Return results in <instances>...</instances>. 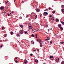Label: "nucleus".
Returning a JSON list of instances; mask_svg holds the SVG:
<instances>
[{
    "label": "nucleus",
    "mask_w": 64,
    "mask_h": 64,
    "mask_svg": "<svg viewBox=\"0 0 64 64\" xmlns=\"http://www.w3.org/2000/svg\"><path fill=\"white\" fill-rule=\"evenodd\" d=\"M16 59H17V58H16Z\"/></svg>",
    "instance_id": "53"
},
{
    "label": "nucleus",
    "mask_w": 64,
    "mask_h": 64,
    "mask_svg": "<svg viewBox=\"0 0 64 64\" xmlns=\"http://www.w3.org/2000/svg\"><path fill=\"white\" fill-rule=\"evenodd\" d=\"M40 46L41 47H42V44H40Z\"/></svg>",
    "instance_id": "33"
},
{
    "label": "nucleus",
    "mask_w": 64,
    "mask_h": 64,
    "mask_svg": "<svg viewBox=\"0 0 64 64\" xmlns=\"http://www.w3.org/2000/svg\"><path fill=\"white\" fill-rule=\"evenodd\" d=\"M32 42H33V40H32L31 41V42H32Z\"/></svg>",
    "instance_id": "44"
},
{
    "label": "nucleus",
    "mask_w": 64,
    "mask_h": 64,
    "mask_svg": "<svg viewBox=\"0 0 64 64\" xmlns=\"http://www.w3.org/2000/svg\"><path fill=\"white\" fill-rule=\"evenodd\" d=\"M16 39H17V38H16Z\"/></svg>",
    "instance_id": "64"
},
{
    "label": "nucleus",
    "mask_w": 64,
    "mask_h": 64,
    "mask_svg": "<svg viewBox=\"0 0 64 64\" xmlns=\"http://www.w3.org/2000/svg\"><path fill=\"white\" fill-rule=\"evenodd\" d=\"M30 56H33V54H30Z\"/></svg>",
    "instance_id": "35"
},
{
    "label": "nucleus",
    "mask_w": 64,
    "mask_h": 64,
    "mask_svg": "<svg viewBox=\"0 0 64 64\" xmlns=\"http://www.w3.org/2000/svg\"><path fill=\"white\" fill-rule=\"evenodd\" d=\"M58 26L60 28V27H61V24H59Z\"/></svg>",
    "instance_id": "14"
},
{
    "label": "nucleus",
    "mask_w": 64,
    "mask_h": 64,
    "mask_svg": "<svg viewBox=\"0 0 64 64\" xmlns=\"http://www.w3.org/2000/svg\"><path fill=\"white\" fill-rule=\"evenodd\" d=\"M31 14L32 15V14H32H32Z\"/></svg>",
    "instance_id": "58"
},
{
    "label": "nucleus",
    "mask_w": 64,
    "mask_h": 64,
    "mask_svg": "<svg viewBox=\"0 0 64 64\" xmlns=\"http://www.w3.org/2000/svg\"><path fill=\"white\" fill-rule=\"evenodd\" d=\"M23 33V31L22 30L21 31V32L20 33V34H22Z\"/></svg>",
    "instance_id": "10"
},
{
    "label": "nucleus",
    "mask_w": 64,
    "mask_h": 64,
    "mask_svg": "<svg viewBox=\"0 0 64 64\" xmlns=\"http://www.w3.org/2000/svg\"><path fill=\"white\" fill-rule=\"evenodd\" d=\"M31 36H32V37H34V35H33V34H32L31 35Z\"/></svg>",
    "instance_id": "23"
},
{
    "label": "nucleus",
    "mask_w": 64,
    "mask_h": 64,
    "mask_svg": "<svg viewBox=\"0 0 64 64\" xmlns=\"http://www.w3.org/2000/svg\"><path fill=\"white\" fill-rule=\"evenodd\" d=\"M60 44H64V42H60Z\"/></svg>",
    "instance_id": "22"
},
{
    "label": "nucleus",
    "mask_w": 64,
    "mask_h": 64,
    "mask_svg": "<svg viewBox=\"0 0 64 64\" xmlns=\"http://www.w3.org/2000/svg\"><path fill=\"white\" fill-rule=\"evenodd\" d=\"M29 17V15H27V16H26V18H28Z\"/></svg>",
    "instance_id": "32"
},
{
    "label": "nucleus",
    "mask_w": 64,
    "mask_h": 64,
    "mask_svg": "<svg viewBox=\"0 0 64 64\" xmlns=\"http://www.w3.org/2000/svg\"><path fill=\"white\" fill-rule=\"evenodd\" d=\"M61 7L62 8H64V5H62Z\"/></svg>",
    "instance_id": "9"
},
{
    "label": "nucleus",
    "mask_w": 64,
    "mask_h": 64,
    "mask_svg": "<svg viewBox=\"0 0 64 64\" xmlns=\"http://www.w3.org/2000/svg\"><path fill=\"white\" fill-rule=\"evenodd\" d=\"M29 26L30 28H31V25L30 24H29Z\"/></svg>",
    "instance_id": "7"
},
{
    "label": "nucleus",
    "mask_w": 64,
    "mask_h": 64,
    "mask_svg": "<svg viewBox=\"0 0 64 64\" xmlns=\"http://www.w3.org/2000/svg\"><path fill=\"white\" fill-rule=\"evenodd\" d=\"M48 32H49V30H48Z\"/></svg>",
    "instance_id": "54"
},
{
    "label": "nucleus",
    "mask_w": 64,
    "mask_h": 64,
    "mask_svg": "<svg viewBox=\"0 0 64 64\" xmlns=\"http://www.w3.org/2000/svg\"><path fill=\"white\" fill-rule=\"evenodd\" d=\"M7 2L8 3V2H9V1H8L7 2Z\"/></svg>",
    "instance_id": "56"
},
{
    "label": "nucleus",
    "mask_w": 64,
    "mask_h": 64,
    "mask_svg": "<svg viewBox=\"0 0 64 64\" xmlns=\"http://www.w3.org/2000/svg\"><path fill=\"white\" fill-rule=\"evenodd\" d=\"M22 3H24V2L23 1H22Z\"/></svg>",
    "instance_id": "49"
},
{
    "label": "nucleus",
    "mask_w": 64,
    "mask_h": 64,
    "mask_svg": "<svg viewBox=\"0 0 64 64\" xmlns=\"http://www.w3.org/2000/svg\"><path fill=\"white\" fill-rule=\"evenodd\" d=\"M46 10H44V11H46Z\"/></svg>",
    "instance_id": "55"
},
{
    "label": "nucleus",
    "mask_w": 64,
    "mask_h": 64,
    "mask_svg": "<svg viewBox=\"0 0 64 64\" xmlns=\"http://www.w3.org/2000/svg\"><path fill=\"white\" fill-rule=\"evenodd\" d=\"M20 26L21 28H22V27H23V26L22 25H20Z\"/></svg>",
    "instance_id": "27"
},
{
    "label": "nucleus",
    "mask_w": 64,
    "mask_h": 64,
    "mask_svg": "<svg viewBox=\"0 0 64 64\" xmlns=\"http://www.w3.org/2000/svg\"><path fill=\"white\" fill-rule=\"evenodd\" d=\"M52 40H51L50 42V44H52Z\"/></svg>",
    "instance_id": "26"
},
{
    "label": "nucleus",
    "mask_w": 64,
    "mask_h": 64,
    "mask_svg": "<svg viewBox=\"0 0 64 64\" xmlns=\"http://www.w3.org/2000/svg\"><path fill=\"white\" fill-rule=\"evenodd\" d=\"M33 44H34V42H33Z\"/></svg>",
    "instance_id": "47"
},
{
    "label": "nucleus",
    "mask_w": 64,
    "mask_h": 64,
    "mask_svg": "<svg viewBox=\"0 0 64 64\" xmlns=\"http://www.w3.org/2000/svg\"><path fill=\"white\" fill-rule=\"evenodd\" d=\"M40 44H43V42H41V41L40 42Z\"/></svg>",
    "instance_id": "20"
},
{
    "label": "nucleus",
    "mask_w": 64,
    "mask_h": 64,
    "mask_svg": "<svg viewBox=\"0 0 64 64\" xmlns=\"http://www.w3.org/2000/svg\"><path fill=\"white\" fill-rule=\"evenodd\" d=\"M36 31H38V30H36Z\"/></svg>",
    "instance_id": "61"
},
{
    "label": "nucleus",
    "mask_w": 64,
    "mask_h": 64,
    "mask_svg": "<svg viewBox=\"0 0 64 64\" xmlns=\"http://www.w3.org/2000/svg\"><path fill=\"white\" fill-rule=\"evenodd\" d=\"M36 11L37 12H39L40 11V10L38 9H37L36 10Z\"/></svg>",
    "instance_id": "5"
},
{
    "label": "nucleus",
    "mask_w": 64,
    "mask_h": 64,
    "mask_svg": "<svg viewBox=\"0 0 64 64\" xmlns=\"http://www.w3.org/2000/svg\"><path fill=\"white\" fill-rule=\"evenodd\" d=\"M20 34H18L17 35V36H20Z\"/></svg>",
    "instance_id": "28"
},
{
    "label": "nucleus",
    "mask_w": 64,
    "mask_h": 64,
    "mask_svg": "<svg viewBox=\"0 0 64 64\" xmlns=\"http://www.w3.org/2000/svg\"><path fill=\"white\" fill-rule=\"evenodd\" d=\"M7 2H6L5 3V4H7Z\"/></svg>",
    "instance_id": "41"
},
{
    "label": "nucleus",
    "mask_w": 64,
    "mask_h": 64,
    "mask_svg": "<svg viewBox=\"0 0 64 64\" xmlns=\"http://www.w3.org/2000/svg\"><path fill=\"white\" fill-rule=\"evenodd\" d=\"M52 17V15H50V17Z\"/></svg>",
    "instance_id": "40"
},
{
    "label": "nucleus",
    "mask_w": 64,
    "mask_h": 64,
    "mask_svg": "<svg viewBox=\"0 0 64 64\" xmlns=\"http://www.w3.org/2000/svg\"><path fill=\"white\" fill-rule=\"evenodd\" d=\"M5 29V28H4V26H2V30H4Z\"/></svg>",
    "instance_id": "18"
},
{
    "label": "nucleus",
    "mask_w": 64,
    "mask_h": 64,
    "mask_svg": "<svg viewBox=\"0 0 64 64\" xmlns=\"http://www.w3.org/2000/svg\"><path fill=\"white\" fill-rule=\"evenodd\" d=\"M60 29H61V30H63V28H62V27H61L60 28Z\"/></svg>",
    "instance_id": "25"
},
{
    "label": "nucleus",
    "mask_w": 64,
    "mask_h": 64,
    "mask_svg": "<svg viewBox=\"0 0 64 64\" xmlns=\"http://www.w3.org/2000/svg\"><path fill=\"white\" fill-rule=\"evenodd\" d=\"M50 58H53V56H50Z\"/></svg>",
    "instance_id": "17"
},
{
    "label": "nucleus",
    "mask_w": 64,
    "mask_h": 64,
    "mask_svg": "<svg viewBox=\"0 0 64 64\" xmlns=\"http://www.w3.org/2000/svg\"><path fill=\"white\" fill-rule=\"evenodd\" d=\"M35 61L36 63H37L38 62V60H35Z\"/></svg>",
    "instance_id": "8"
},
{
    "label": "nucleus",
    "mask_w": 64,
    "mask_h": 64,
    "mask_svg": "<svg viewBox=\"0 0 64 64\" xmlns=\"http://www.w3.org/2000/svg\"><path fill=\"white\" fill-rule=\"evenodd\" d=\"M38 40L39 41V42H41V40Z\"/></svg>",
    "instance_id": "42"
},
{
    "label": "nucleus",
    "mask_w": 64,
    "mask_h": 64,
    "mask_svg": "<svg viewBox=\"0 0 64 64\" xmlns=\"http://www.w3.org/2000/svg\"><path fill=\"white\" fill-rule=\"evenodd\" d=\"M4 9V6H2L0 7V9L1 10H3Z\"/></svg>",
    "instance_id": "2"
},
{
    "label": "nucleus",
    "mask_w": 64,
    "mask_h": 64,
    "mask_svg": "<svg viewBox=\"0 0 64 64\" xmlns=\"http://www.w3.org/2000/svg\"><path fill=\"white\" fill-rule=\"evenodd\" d=\"M12 13H14V12L12 11Z\"/></svg>",
    "instance_id": "51"
},
{
    "label": "nucleus",
    "mask_w": 64,
    "mask_h": 64,
    "mask_svg": "<svg viewBox=\"0 0 64 64\" xmlns=\"http://www.w3.org/2000/svg\"><path fill=\"white\" fill-rule=\"evenodd\" d=\"M25 34H27V32H25Z\"/></svg>",
    "instance_id": "37"
},
{
    "label": "nucleus",
    "mask_w": 64,
    "mask_h": 64,
    "mask_svg": "<svg viewBox=\"0 0 64 64\" xmlns=\"http://www.w3.org/2000/svg\"><path fill=\"white\" fill-rule=\"evenodd\" d=\"M49 37H47V39H46L45 40V41H48V40H49L50 39V38H49V39H48V38Z\"/></svg>",
    "instance_id": "4"
},
{
    "label": "nucleus",
    "mask_w": 64,
    "mask_h": 64,
    "mask_svg": "<svg viewBox=\"0 0 64 64\" xmlns=\"http://www.w3.org/2000/svg\"><path fill=\"white\" fill-rule=\"evenodd\" d=\"M20 19H22V17H20Z\"/></svg>",
    "instance_id": "34"
},
{
    "label": "nucleus",
    "mask_w": 64,
    "mask_h": 64,
    "mask_svg": "<svg viewBox=\"0 0 64 64\" xmlns=\"http://www.w3.org/2000/svg\"><path fill=\"white\" fill-rule=\"evenodd\" d=\"M45 18V17H44V18Z\"/></svg>",
    "instance_id": "63"
},
{
    "label": "nucleus",
    "mask_w": 64,
    "mask_h": 64,
    "mask_svg": "<svg viewBox=\"0 0 64 64\" xmlns=\"http://www.w3.org/2000/svg\"><path fill=\"white\" fill-rule=\"evenodd\" d=\"M8 16H9V14H8Z\"/></svg>",
    "instance_id": "45"
},
{
    "label": "nucleus",
    "mask_w": 64,
    "mask_h": 64,
    "mask_svg": "<svg viewBox=\"0 0 64 64\" xmlns=\"http://www.w3.org/2000/svg\"><path fill=\"white\" fill-rule=\"evenodd\" d=\"M15 62H16V63H17L18 62V61L17 60H14Z\"/></svg>",
    "instance_id": "29"
},
{
    "label": "nucleus",
    "mask_w": 64,
    "mask_h": 64,
    "mask_svg": "<svg viewBox=\"0 0 64 64\" xmlns=\"http://www.w3.org/2000/svg\"><path fill=\"white\" fill-rule=\"evenodd\" d=\"M51 19L52 20H54V18H51Z\"/></svg>",
    "instance_id": "16"
},
{
    "label": "nucleus",
    "mask_w": 64,
    "mask_h": 64,
    "mask_svg": "<svg viewBox=\"0 0 64 64\" xmlns=\"http://www.w3.org/2000/svg\"><path fill=\"white\" fill-rule=\"evenodd\" d=\"M61 64H64V61H63L61 63Z\"/></svg>",
    "instance_id": "21"
},
{
    "label": "nucleus",
    "mask_w": 64,
    "mask_h": 64,
    "mask_svg": "<svg viewBox=\"0 0 64 64\" xmlns=\"http://www.w3.org/2000/svg\"><path fill=\"white\" fill-rule=\"evenodd\" d=\"M4 36V37H6V36H7V35H6V36Z\"/></svg>",
    "instance_id": "38"
},
{
    "label": "nucleus",
    "mask_w": 64,
    "mask_h": 64,
    "mask_svg": "<svg viewBox=\"0 0 64 64\" xmlns=\"http://www.w3.org/2000/svg\"><path fill=\"white\" fill-rule=\"evenodd\" d=\"M3 13H6V11L5 10L3 12Z\"/></svg>",
    "instance_id": "19"
},
{
    "label": "nucleus",
    "mask_w": 64,
    "mask_h": 64,
    "mask_svg": "<svg viewBox=\"0 0 64 64\" xmlns=\"http://www.w3.org/2000/svg\"><path fill=\"white\" fill-rule=\"evenodd\" d=\"M46 10H48V9L46 8Z\"/></svg>",
    "instance_id": "50"
},
{
    "label": "nucleus",
    "mask_w": 64,
    "mask_h": 64,
    "mask_svg": "<svg viewBox=\"0 0 64 64\" xmlns=\"http://www.w3.org/2000/svg\"><path fill=\"white\" fill-rule=\"evenodd\" d=\"M36 37H37V34H36Z\"/></svg>",
    "instance_id": "39"
},
{
    "label": "nucleus",
    "mask_w": 64,
    "mask_h": 64,
    "mask_svg": "<svg viewBox=\"0 0 64 64\" xmlns=\"http://www.w3.org/2000/svg\"><path fill=\"white\" fill-rule=\"evenodd\" d=\"M2 46H3V45H2L0 46V48H2Z\"/></svg>",
    "instance_id": "31"
},
{
    "label": "nucleus",
    "mask_w": 64,
    "mask_h": 64,
    "mask_svg": "<svg viewBox=\"0 0 64 64\" xmlns=\"http://www.w3.org/2000/svg\"><path fill=\"white\" fill-rule=\"evenodd\" d=\"M36 50H37V51H39V49H38V48H36Z\"/></svg>",
    "instance_id": "36"
},
{
    "label": "nucleus",
    "mask_w": 64,
    "mask_h": 64,
    "mask_svg": "<svg viewBox=\"0 0 64 64\" xmlns=\"http://www.w3.org/2000/svg\"><path fill=\"white\" fill-rule=\"evenodd\" d=\"M37 15H36V16L35 17V19H36V18H37Z\"/></svg>",
    "instance_id": "24"
},
{
    "label": "nucleus",
    "mask_w": 64,
    "mask_h": 64,
    "mask_svg": "<svg viewBox=\"0 0 64 64\" xmlns=\"http://www.w3.org/2000/svg\"><path fill=\"white\" fill-rule=\"evenodd\" d=\"M49 10H50L51 9V8H50V7L49 8Z\"/></svg>",
    "instance_id": "43"
},
{
    "label": "nucleus",
    "mask_w": 64,
    "mask_h": 64,
    "mask_svg": "<svg viewBox=\"0 0 64 64\" xmlns=\"http://www.w3.org/2000/svg\"><path fill=\"white\" fill-rule=\"evenodd\" d=\"M37 40L38 41H39V40H38V39H37Z\"/></svg>",
    "instance_id": "48"
},
{
    "label": "nucleus",
    "mask_w": 64,
    "mask_h": 64,
    "mask_svg": "<svg viewBox=\"0 0 64 64\" xmlns=\"http://www.w3.org/2000/svg\"><path fill=\"white\" fill-rule=\"evenodd\" d=\"M56 22H59V20H58V19H56Z\"/></svg>",
    "instance_id": "13"
},
{
    "label": "nucleus",
    "mask_w": 64,
    "mask_h": 64,
    "mask_svg": "<svg viewBox=\"0 0 64 64\" xmlns=\"http://www.w3.org/2000/svg\"><path fill=\"white\" fill-rule=\"evenodd\" d=\"M36 38H37V36H36Z\"/></svg>",
    "instance_id": "52"
},
{
    "label": "nucleus",
    "mask_w": 64,
    "mask_h": 64,
    "mask_svg": "<svg viewBox=\"0 0 64 64\" xmlns=\"http://www.w3.org/2000/svg\"><path fill=\"white\" fill-rule=\"evenodd\" d=\"M62 12H64V9H62Z\"/></svg>",
    "instance_id": "12"
},
{
    "label": "nucleus",
    "mask_w": 64,
    "mask_h": 64,
    "mask_svg": "<svg viewBox=\"0 0 64 64\" xmlns=\"http://www.w3.org/2000/svg\"><path fill=\"white\" fill-rule=\"evenodd\" d=\"M0 42H1V40H0Z\"/></svg>",
    "instance_id": "62"
},
{
    "label": "nucleus",
    "mask_w": 64,
    "mask_h": 64,
    "mask_svg": "<svg viewBox=\"0 0 64 64\" xmlns=\"http://www.w3.org/2000/svg\"><path fill=\"white\" fill-rule=\"evenodd\" d=\"M59 58H57L56 60V61L57 62H59Z\"/></svg>",
    "instance_id": "3"
},
{
    "label": "nucleus",
    "mask_w": 64,
    "mask_h": 64,
    "mask_svg": "<svg viewBox=\"0 0 64 64\" xmlns=\"http://www.w3.org/2000/svg\"><path fill=\"white\" fill-rule=\"evenodd\" d=\"M15 0H14V2H15Z\"/></svg>",
    "instance_id": "59"
},
{
    "label": "nucleus",
    "mask_w": 64,
    "mask_h": 64,
    "mask_svg": "<svg viewBox=\"0 0 64 64\" xmlns=\"http://www.w3.org/2000/svg\"><path fill=\"white\" fill-rule=\"evenodd\" d=\"M48 14L47 12H44L43 14V15L44 16H47Z\"/></svg>",
    "instance_id": "1"
},
{
    "label": "nucleus",
    "mask_w": 64,
    "mask_h": 64,
    "mask_svg": "<svg viewBox=\"0 0 64 64\" xmlns=\"http://www.w3.org/2000/svg\"><path fill=\"white\" fill-rule=\"evenodd\" d=\"M34 52H35V51H36V50H34Z\"/></svg>",
    "instance_id": "46"
},
{
    "label": "nucleus",
    "mask_w": 64,
    "mask_h": 64,
    "mask_svg": "<svg viewBox=\"0 0 64 64\" xmlns=\"http://www.w3.org/2000/svg\"><path fill=\"white\" fill-rule=\"evenodd\" d=\"M14 34V32H11V35H12V34Z\"/></svg>",
    "instance_id": "15"
},
{
    "label": "nucleus",
    "mask_w": 64,
    "mask_h": 64,
    "mask_svg": "<svg viewBox=\"0 0 64 64\" xmlns=\"http://www.w3.org/2000/svg\"><path fill=\"white\" fill-rule=\"evenodd\" d=\"M10 14H11V13H10Z\"/></svg>",
    "instance_id": "60"
},
{
    "label": "nucleus",
    "mask_w": 64,
    "mask_h": 64,
    "mask_svg": "<svg viewBox=\"0 0 64 64\" xmlns=\"http://www.w3.org/2000/svg\"><path fill=\"white\" fill-rule=\"evenodd\" d=\"M52 12L53 13H55V12L53 11Z\"/></svg>",
    "instance_id": "30"
},
{
    "label": "nucleus",
    "mask_w": 64,
    "mask_h": 64,
    "mask_svg": "<svg viewBox=\"0 0 64 64\" xmlns=\"http://www.w3.org/2000/svg\"><path fill=\"white\" fill-rule=\"evenodd\" d=\"M50 30H52V28H50Z\"/></svg>",
    "instance_id": "57"
},
{
    "label": "nucleus",
    "mask_w": 64,
    "mask_h": 64,
    "mask_svg": "<svg viewBox=\"0 0 64 64\" xmlns=\"http://www.w3.org/2000/svg\"><path fill=\"white\" fill-rule=\"evenodd\" d=\"M24 63H25L26 64L27 63V61L26 60H25L24 61Z\"/></svg>",
    "instance_id": "6"
},
{
    "label": "nucleus",
    "mask_w": 64,
    "mask_h": 64,
    "mask_svg": "<svg viewBox=\"0 0 64 64\" xmlns=\"http://www.w3.org/2000/svg\"><path fill=\"white\" fill-rule=\"evenodd\" d=\"M61 22L62 23L63 25H64V22Z\"/></svg>",
    "instance_id": "11"
}]
</instances>
